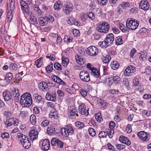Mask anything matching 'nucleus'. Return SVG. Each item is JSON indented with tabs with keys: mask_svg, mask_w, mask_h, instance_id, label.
<instances>
[{
	"mask_svg": "<svg viewBox=\"0 0 151 151\" xmlns=\"http://www.w3.org/2000/svg\"><path fill=\"white\" fill-rule=\"evenodd\" d=\"M20 102L21 104L24 107H29L32 103V99L31 94L29 93H26L21 96Z\"/></svg>",
	"mask_w": 151,
	"mask_h": 151,
	"instance_id": "1",
	"label": "nucleus"
},
{
	"mask_svg": "<svg viewBox=\"0 0 151 151\" xmlns=\"http://www.w3.org/2000/svg\"><path fill=\"white\" fill-rule=\"evenodd\" d=\"M109 29V26L107 22H101L97 24L96 27V30L99 32L107 33Z\"/></svg>",
	"mask_w": 151,
	"mask_h": 151,
	"instance_id": "2",
	"label": "nucleus"
},
{
	"mask_svg": "<svg viewBox=\"0 0 151 151\" xmlns=\"http://www.w3.org/2000/svg\"><path fill=\"white\" fill-rule=\"evenodd\" d=\"M126 24L127 27L128 29L135 30L137 29L139 25V22L136 19H133L131 18L127 19Z\"/></svg>",
	"mask_w": 151,
	"mask_h": 151,
	"instance_id": "3",
	"label": "nucleus"
},
{
	"mask_svg": "<svg viewBox=\"0 0 151 151\" xmlns=\"http://www.w3.org/2000/svg\"><path fill=\"white\" fill-rule=\"evenodd\" d=\"M60 133L63 136L67 137L69 135H71L74 133L73 128L70 126H66L60 129Z\"/></svg>",
	"mask_w": 151,
	"mask_h": 151,
	"instance_id": "4",
	"label": "nucleus"
},
{
	"mask_svg": "<svg viewBox=\"0 0 151 151\" xmlns=\"http://www.w3.org/2000/svg\"><path fill=\"white\" fill-rule=\"evenodd\" d=\"M87 53L91 56L97 55L99 52L98 49L94 46H91L87 48L86 50Z\"/></svg>",
	"mask_w": 151,
	"mask_h": 151,
	"instance_id": "5",
	"label": "nucleus"
},
{
	"mask_svg": "<svg viewBox=\"0 0 151 151\" xmlns=\"http://www.w3.org/2000/svg\"><path fill=\"white\" fill-rule=\"evenodd\" d=\"M81 79L83 81L88 82L90 81V75L88 72L85 70L81 71L79 74Z\"/></svg>",
	"mask_w": 151,
	"mask_h": 151,
	"instance_id": "6",
	"label": "nucleus"
},
{
	"mask_svg": "<svg viewBox=\"0 0 151 151\" xmlns=\"http://www.w3.org/2000/svg\"><path fill=\"white\" fill-rule=\"evenodd\" d=\"M137 136L139 139L143 141H146L148 139L150 138L149 134L143 131H141L138 132L137 134Z\"/></svg>",
	"mask_w": 151,
	"mask_h": 151,
	"instance_id": "7",
	"label": "nucleus"
},
{
	"mask_svg": "<svg viewBox=\"0 0 151 151\" xmlns=\"http://www.w3.org/2000/svg\"><path fill=\"white\" fill-rule=\"evenodd\" d=\"M68 114V117L72 119H75L78 116L77 110L75 108L69 109Z\"/></svg>",
	"mask_w": 151,
	"mask_h": 151,
	"instance_id": "8",
	"label": "nucleus"
},
{
	"mask_svg": "<svg viewBox=\"0 0 151 151\" xmlns=\"http://www.w3.org/2000/svg\"><path fill=\"white\" fill-rule=\"evenodd\" d=\"M73 9V7L72 3L64 5L63 8L64 12L68 15L69 14Z\"/></svg>",
	"mask_w": 151,
	"mask_h": 151,
	"instance_id": "9",
	"label": "nucleus"
},
{
	"mask_svg": "<svg viewBox=\"0 0 151 151\" xmlns=\"http://www.w3.org/2000/svg\"><path fill=\"white\" fill-rule=\"evenodd\" d=\"M20 4L23 12L27 13H29V7L28 4L25 1L21 0Z\"/></svg>",
	"mask_w": 151,
	"mask_h": 151,
	"instance_id": "10",
	"label": "nucleus"
},
{
	"mask_svg": "<svg viewBox=\"0 0 151 151\" xmlns=\"http://www.w3.org/2000/svg\"><path fill=\"white\" fill-rule=\"evenodd\" d=\"M106 43L109 46H111L114 40V37L113 34L110 33L108 34L105 39Z\"/></svg>",
	"mask_w": 151,
	"mask_h": 151,
	"instance_id": "11",
	"label": "nucleus"
},
{
	"mask_svg": "<svg viewBox=\"0 0 151 151\" xmlns=\"http://www.w3.org/2000/svg\"><path fill=\"white\" fill-rule=\"evenodd\" d=\"M139 8L145 10H147L149 8V5L146 0H142L139 3Z\"/></svg>",
	"mask_w": 151,
	"mask_h": 151,
	"instance_id": "12",
	"label": "nucleus"
},
{
	"mask_svg": "<svg viewBox=\"0 0 151 151\" xmlns=\"http://www.w3.org/2000/svg\"><path fill=\"white\" fill-rule=\"evenodd\" d=\"M50 142L48 139H45L43 141L41 146V149L42 150L46 151L50 148Z\"/></svg>",
	"mask_w": 151,
	"mask_h": 151,
	"instance_id": "13",
	"label": "nucleus"
},
{
	"mask_svg": "<svg viewBox=\"0 0 151 151\" xmlns=\"http://www.w3.org/2000/svg\"><path fill=\"white\" fill-rule=\"evenodd\" d=\"M20 142L25 149H28L31 146V143L27 136L22 140H20Z\"/></svg>",
	"mask_w": 151,
	"mask_h": 151,
	"instance_id": "14",
	"label": "nucleus"
},
{
	"mask_svg": "<svg viewBox=\"0 0 151 151\" xmlns=\"http://www.w3.org/2000/svg\"><path fill=\"white\" fill-rule=\"evenodd\" d=\"M79 112L82 115H85L86 116L89 114V112L88 111V109L86 111V106L83 104L80 105L78 107Z\"/></svg>",
	"mask_w": 151,
	"mask_h": 151,
	"instance_id": "15",
	"label": "nucleus"
},
{
	"mask_svg": "<svg viewBox=\"0 0 151 151\" xmlns=\"http://www.w3.org/2000/svg\"><path fill=\"white\" fill-rule=\"evenodd\" d=\"M119 140L121 142L127 145L128 146H129L131 144L130 140L127 137L123 135L121 136Z\"/></svg>",
	"mask_w": 151,
	"mask_h": 151,
	"instance_id": "16",
	"label": "nucleus"
},
{
	"mask_svg": "<svg viewBox=\"0 0 151 151\" xmlns=\"http://www.w3.org/2000/svg\"><path fill=\"white\" fill-rule=\"evenodd\" d=\"M38 87L40 91H44L48 89L47 83L45 81H42L38 84Z\"/></svg>",
	"mask_w": 151,
	"mask_h": 151,
	"instance_id": "17",
	"label": "nucleus"
},
{
	"mask_svg": "<svg viewBox=\"0 0 151 151\" xmlns=\"http://www.w3.org/2000/svg\"><path fill=\"white\" fill-rule=\"evenodd\" d=\"M35 130H32L29 132V136L30 138L32 140H34L37 138L38 132L35 131Z\"/></svg>",
	"mask_w": 151,
	"mask_h": 151,
	"instance_id": "18",
	"label": "nucleus"
},
{
	"mask_svg": "<svg viewBox=\"0 0 151 151\" xmlns=\"http://www.w3.org/2000/svg\"><path fill=\"white\" fill-rule=\"evenodd\" d=\"M52 79L55 82L60 85H65V83L62 81L59 77L56 76H54L52 77Z\"/></svg>",
	"mask_w": 151,
	"mask_h": 151,
	"instance_id": "19",
	"label": "nucleus"
},
{
	"mask_svg": "<svg viewBox=\"0 0 151 151\" xmlns=\"http://www.w3.org/2000/svg\"><path fill=\"white\" fill-rule=\"evenodd\" d=\"M3 96L5 101H8L11 99L12 94L9 91H4L3 93Z\"/></svg>",
	"mask_w": 151,
	"mask_h": 151,
	"instance_id": "20",
	"label": "nucleus"
},
{
	"mask_svg": "<svg viewBox=\"0 0 151 151\" xmlns=\"http://www.w3.org/2000/svg\"><path fill=\"white\" fill-rule=\"evenodd\" d=\"M55 96L56 95L55 94H50L49 93H47L46 95L45 98L47 100L53 101L56 99Z\"/></svg>",
	"mask_w": 151,
	"mask_h": 151,
	"instance_id": "21",
	"label": "nucleus"
},
{
	"mask_svg": "<svg viewBox=\"0 0 151 151\" xmlns=\"http://www.w3.org/2000/svg\"><path fill=\"white\" fill-rule=\"evenodd\" d=\"M34 96L36 100V101L38 103H42L43 101V100L42 97L39 95L37 93H35L34 95Z\"/></svg>",
	"mask_w": 151,
	"mask_h": 151,
	"instance_id": "22",
	"label": "nucleus"
},
{
	"mask_svg": "<svg viewBox=\"0 0 151 151\" xmlns=\"http://www.w3.org/2000/svg\"><path fill=\"white\" fill-rule=\"evenodd\" d=\"M62 6V2L60 1H57L54 4V8L55 10H58L60 9Z\"/></svg>",
	"mask_w": 151,
	"mask_h": 151,
	"instance_id": "23",
	"label": "nucleus"
},
{
	"mask_svg": "<svg viewBox=\"0 0 151 151\" xmlns=\"http://www.w3.org/2000/svg\"><path fill=\"white\" fill-rule=\"evenodd\" d=\"M111 66L113 69L116 70L119 68V64L117 61H114L111 63Z\"/></svg>",
	"mask_w": 151,
	"mask_h": 151,
	"instance_id": "24",
	"label": "nucleus"
},
{
	"mask_svg": "<svg viewBox=\"0 0 151 151\" xmlns=\"http://www.w3.org/2000/svg\"><path fill=\"white\" fill-rule=\"evenodd\" d=\"M116 41L115 44L117 45H121L123 43L122 37L119 36L116 37L115 39Z\"/></svg>",
	"mask_w": 151,
	"mask_h": 151,
	"instance_id": "25",
	"label": "nucleus"
},
{
	"mask_svg": "<svg viewBox=\"0 0 151 151\" xmlns=\"http://www.w3.org/2000/svg\"><path fill=\"white\" fill-rule=\"evenodd\" d=\"M97 104L101 107H104L106 105V102L105 100H101L100 98L97 99Z\"/></svg>",
	"mask_w": 151,
	"mask_h": 151,
	"instance_id": "26",
	"label": "nucleus"
},
{
	"mask_svg": "<svg viewBox=\"0 0 151 151\" xmlns=\"http://www.w3.org/2000/svg\"><path fill=\"white\" fill-rule=\"evenodd\" d=\"M110 79H112L113 81L116 84H117L120 82V78L119 76H115L113 77H111Z\"/></svg>",
	"mask_w": 151,
	"mask_h": 151,
	"instance_id": "27",
	"label": "nucleus"
},
{
	"mask_svg": "<svg viewBox=\"0 0 151 151\" xmlns=\"http://www.w3.org/2000/svg\"><path fill=\"white\" fill-rule=\"evenodd\" d=\"M91 73V74L96 77H98L100 76L99 70H97L96 68L94 69Z\"/></svg>",
	"mask_w": 151,
	"mask_h": 151,
	"instance_id": "28",
	"label": "nucleus"
},
{
	"mask_svg": "<svg viewBox=\"0 0 151 151\" xmlns=\"http://www.w3.org/2000/svg\"><path fill=\"white\" fill-rule=\"evenodd\" d=\"M119 28L123 32L125 33H127L129 32L128 29L127 27H125L122 24H119Z\"/></svg>",
	"mask_w": 151,
	"mask_h": 151,
	"instance_id": "29",
	"label": "nucleus"
},
{
	"mask_svg": "<svg viewBox=\"0 0 151 151\" xmlns=\"http://www.w3.org/2000/svg\"><path fill=\"white\" fill-rule=\"evenodd\" d=\"M55 128L53 126L48 127L47 129V133L50 135H51L55 133Z\"/></svg>",
	"mask_w": 151,
	"mask_h": 151,
	"instance_id": "30",
	"label": "nucleus"
},
{
	"mask_svg": "<svg viewBox=\"0 0 151 151\" xmlns=\"http://www.w3.org/2000/svg\"><path fill=\"white\" fill-rule=\"evenodd\" d=\"M64 40L68 44L73 42V38L72 37L70 36H66L64 37Z\"/></svg>",
	"mask_w": 151,
	"mask_h": 151,
	"instance_id": "31",
	"label": "nucleus"
},
{
	"mask_svg": "<svg viewBox=\"0 0 151 151\" xmlns=\"http://www.w3.org/2000/svg\"><path fill=\"white\" fill-rule=\"evenodd\" d=\"M62 63L63 65L65 67H66L67 65L69 62L68 59L64 57H62Z\"/></svg>",
	"mask_w": 151,
	"mask_h": 151,
	"instance_id": "32",
	"label": "nucleus"
},
{
	"mask_svg": "<svg viewBox=\"0 0 151 151\" xmlns=\"http://www.w3.org/2000/svg\"><path fill=\"white\" fill-rule=\"evenodd\" d=\"M95 118L97 122L100 123L103 121L101 115V113H98L95 115Z\"/></svg>",
	"mask_w": 151,
	"mask_h": 151,
	"instance_id": "33",
	"label": "nucleus"
},
{
	"mask_svg": "<svg viewBox=\"0 0 151 151\" xmlns=\"http://www.w3.org/2000/svg\"><path fill=\"white\" fill-rule=\"evenodd\" d=\"M42 58H40L38 59L35 61V63L36 65L37 68H40L42 64Z\"/></svg>",
	"mask_w": 151,
	"mask_h": 151,
	"instance_id": "34",
	"label": "nucleus"
},
{
	"mask_svg": "<svg viewBox=\"0 0 151 151\" xmlns=\"http://www.w3.org/2000/svg\"><path fill=\"white\" fill-rule=\"evenodd\" d=\"M30 121L32 124L34 125L36 123V117L34 114H32L30 116Z\"/></svg>",
	"mask_w": 151,
	"mask_h": 151,
	"instance_id": "35",
	"label": "nucleus"
},
{
	"mask_svg": "<svg viewBox=\"0 0 151 151\" xmlns=\"http://www.w3.org/2000/svg\"><path fill=\"white\" fill-rule=\"evenodd\" d=\"M13 75L11 73H8L6 75L5 79L9 81H11L13 78Z\"/></svg>",
	"mask_w": 151,
	"mask_h": 151,
	"instance_id": "36",
	"label": "nucleus"
},
{
	"mask_svg": "<svg viewBox=\"0 0 151 151\" xmlns=\"http://www.w3.org/2000/svg\"><path fill=\"white\" fill-rule=\"evenodd\" d=\"M75 125L78 128L81 129L83 128L85 126L84 124L80 121L76 122L75 123Z\"/></svg>",
	"mask_w": 151,
	"mask_h": 151,
	"instance_id": "37",
	"label": "nucleus"
},
{
	"mask_svg": "<svg viewBox=\"0 0 151 151\" xmlns=\"http://www.w3.org/2000/svg\"><path fill=\"white\" fill-rule=\"evenodd\" d=\"M52 66V63H50V65L46 67L45 69L48 73H50L52 71L53 69Z\"/></svg>",
	"mask_w": 151,
	"mask_h": 151,
	"instance_id": "38",
	"label": "nucleus"
},
{
	"mask_svg": "<svg viewBox=\"0 0 151 151\" xmlns=\"http://www.w3.org/2000/svg\"><path fill=\"white\" fill-rule=\"evenodd\" d=\"M111 59V56L109 55H107L106 57H104L102 58L103 62L106 63H108Z\"/></svg>",
	"mask_w": 151,
	"mask_h": 151,
	"instance_id": "39",
	"label": "nucleus"
},
{
	"mask_svg": "<svg viewBox=\"0 0 151 151\" xmlns=\"http://www.w3.org/2000/svg\"><path fill=\"white\" fill-rule=\"evenodd\" d=\"M88 132L89 134L92 137L96 135V131L93 128H89L88 129Z\"/></svg>",
	"mask_w": 151,
	"mask_h": 151,
	"instance_id": "40",
	"label": "nucleus"
},
{
	"mask_svg": "<svg viewBox=\"0 0 151 151\" xmlns=\"http://www.w3.org/2000/svg\"><path fill=\"white\" fill-rule=\"evenodd\" d=\"M130 6V4L128 2H123L121 4L122 8L124 9H126L127 7H129Z\"/></svg>",
	"mask_w": 151,
	"mask_h": 151,
	"instance_id": "41",
	"label": "nucleus"
},
{
	"mask_svg": "<svg viewBox=\"0 0 151 151\" xmlns=\"http://www.w3.org/2000/svg\"><path fill=\"white\" fill-rule=\"evenodd\" d=\"M129 67H127L126 69L124 71V73L125 75L128 76L131 75L132 73L130 70L129 69Z\"/></svg>",
	"mask_w": 151,
	"mask_h": 151,
	"instance_id": "42",
	"label": "nucleus"
},
{
	"mask_svg": "<svg viewBox=\"0 0 151 151\" xmlns=\"http://www.w3.org/2000/svg\"><path fill=\"white\" fill-rule=\"evenodd\" d=\"M106 41L104 40V42L100 41L99 42L98 45L99 46L101 47L106 48L108 46H109L105 42Z\"/></svg>",
	"mask_w": 151,
	"mask_h": 151,
	"instance_id": "43",
	"label": "nucleus"
},
{
	"mask_svg": "<svg viewBox=\"0 0 151 151\" xmlns=\"http://www.w3.org/2000/svg\"><path fill=\"white\" fill-rule=\"evenodd\" d=\"M107 134L108 132L107 131H101L99 133V136L100 138H104L107 136Z\"/></svg>",
	"mask_w": 151,
	"mask_h": 151,
	"instance_id": "44",
	"label": "nucleus"
},
{
	"mask_svg": "<svg viewBox=\"0 0 151 151\" xmlns=\"http://www.w3.org/2000/svg\"><path fill=\"white\" fill-rule=\"evenodd\" d=\"M87 15L88 17L91 20H93L95 18V15L92 12H88L87 13Z\"/></svg>",
	"mask_w": 151,
	"mask_h": 151,
	"instance_id": "45",
	"label": "nucleus"
},
{
	"mask_svg": "<svg viewBox=\"0 0 151 151\" xmlns=\"http://www.w3.org/2000/svg\"><path fill=\"white\" fill-rule=\"evenodd\" d=\"M54 68L58 70H62L61 65L58 63H55L54 64Z\"/></svg>",
	"mask_w": 151,
	"mask_h": 151,
	"instance_id": "46",
	"label": "nucleus"
},
{
	"mask_svg": "<svg viewBox=\"0 0 151 151\" xmlns=\"http://www.w3.org/2000/svg\"><path fill=\"white\" fill-rule=\"evenodd\" d=\"M45 19L42 17L39 18V23L41 26H44L46 24V22H45Z\"/></svg>",
	"mask_w": 151,
	"mask_h": 151,
	"instance_id": "47",
	"label": "nucleus"
},
{
	"mask_svg": "<svg viewBox=\"0 0 151 151\" xmlns=\"http://www.w3.org/2000/svg\"><path fill=\"white\" fill-rule=\"evenodd\" d=\"M80 93L82 96L83 97H86L87 95V92L86 91L84 90L83 89L80 90Z\"/></svg>",
	"mask_w": 151,
	"mask_h": 151,
	"instance_id": "48",
	"label": "nucleus"
},
{
	"mask_svg": "<svg viewBox=\"0 0 151 151\" xmlns=\"http://www.w3.org/2000/svg\"><path fill=\"white\" fill-rule=\"evenodd\" d=\"M9 68L14 70H16L17 69V66L15 63H12L10 64Z\"/></svg>",
	"mask_w": 151,
	"mask_h": 151,
	"instance_id": "49",
	"label": "nucleus"
},
{
	"mask_svg": "<svg viewBox=\"0 0 151 151\" xmlns=\"http://www.w3.org/2000/svg\"><path fill=\"white\" fill-rule=\"evenodd\" d=\"M58 140V139L56 138H54L52 139L51 142V145L53 146H56Z\"/></svg>",
	"mask_w": 151,
	"mask_h": 151,
	"instance_id": "50",
	"label": "nucleus"
},
{
	"mask_svg": "<svg viewBox=\"0 0 151 151\" xmlns=\"http://www.w3.org/2000/svg\"><path fill=\"white\" fill-rule=\"evenodd\" d=\"M27 136L25 135H23L22 133L19 132L17 133V137L18 138L20 139V140H22L25 138Z\"/></svg>",
	"mask_w": 151,
	"mask_h": 151,
	"instance_id": "51",
	"label": "nucleus"
},
{
	"mask_svg": "<svg viewBox=\"0 0 151 151\" xmlns=\"http://www.w3.org/2000/svg\"><path fill=\"white\" fill-rule=\"evenodd\" d=\"M63 146V142L61 141L58 139V143L56 146V147L58 148H62Z\"/></svg>",
	"mask_w": 151,
	"mask_h": 151,
	"instance_id": "52",
	"label": "nucleus"
},
{
	"mask_svg": "<svg viewBox=\"0 0 151 151\" xmlns=\"http://www.w3.org/2000/svg\"><path fill=\"white\" fill-rule=\"evenodd\" d=\"M115 146L116 148L119 150L124 149L126 147L125 145L120 144H116Z\"/></svg>",
	"mask_w": 151,
	"mask_h": 151,
	"instance_id": "53",
	"label": "nucleus"
},
{
	"mask_svg": "<svg viewBox=\"0 0 151 151\" xmlns=\"http://www.w3.org/2000/svg\"><path fill=\"white\" fill-rule=\"evenodd\" d=\"M49 123V122L47 120H45L43 121L41 124V126L45 127L47 126Z\"/></svg>",
	"mask_w": 151,
	"mask_h": 151,
	"instance_id": "54",
	"label": "nucleus"
},
{
	"mask_svg": "<svg viewBox=\"0 0 151 151\" xmlns=\"http://www.w3.org/2000/svg\"><path fill=\"white\" fill-rule=\"evenodd\" d=\"M15 3H9L10 11L13 12L15 8Z\"/></svg>",
	"mask_w": 151,
	"mask_h": 151,
	"instance_id": "55",
	"label": "nucleus"
},
{
	"mask_svg": "<svg viewBox=\"0 0 151 151\" xmlns=\"http://www.w3.org/2000/svg\"><path fill=\"white\" fill-rule=\"evenodd\" d=\"M123 83L124 86L126 87H128L129 85V82L127 79L124 78L123 81Z\"/></svg>",
	"mask_w": 151,
	"mask_h": 151,
	"instance_id": "56",
	"label": "nucleus"
},
{
	"mask_svg": "<svg viewBox=\"0 0 151 151\" xmlns=\"http://www.w3.org/2000/svg\"><path fill=\"white\" fill-rule=\"evenodd\" d=\"M126 131L128 133H130L132 132V129L130 124H128L127 125L126 127Z\"/></svg>",
	"mask_w": 151,
	"mask_h": 151,
	"instance_id": "57",
	"label": "nucleus"
},
{
	"mask_svg": "<svg viewBox=\"0 0 151 151\" xmlns=\"http://www.w3.org/2000/svg\"><path fill=\"white\" fill-rule=\"evenodd\" d=\"M13 122H14V119L13 118H11L9 119L7 124L8 126H10L13 125Z\"/></svg>",
	"mask_w": 151,
	"mask_h": 151,
	"instance_id": "58",
	"label": "nucleus"
},
{
	"mask_svg": "<svg viewBox=\"0 0 151 151\" xmlns=\"http://www.w3.org/2000/svg\"><path fill=\"white\" fill-rule=\"evenodd\" d=\"M13 96H20L19 90L17 88H14V90H13Z\"/></svg>",
	"mask_w": 151,
	"mask_h": 151,
	"instance_id": "59",
	"label": "nucleus"
},
{
	"mask_svg": "<svg viewBox=\"0 0 151 151\" xmlns=\"http://www.w3.org/2000/svg\"><path fill=\"white\" fill-rule=\"evenodd\" d=\"M99 3L102 6L105 5L107 2V0H97Z\"/></svg>",
	"mask_w": 151,
	"mask_h": 151,
	"instance_id": "60",
	"label": "nucleus"
},
{
	"mask_svg": "<svg viewBox=\"0 0 151 151\" xmlns=\"http://www.w3.org/2000/svg\"><path fill=\"white\" fill-rule=\"evenodd\" d=\"M137 52V51L136 50L135 48H133L132 49L130 53V57L132 58H133L134 54L135 53Z\"/></svg>",
	"mask_w": 151,
	"mask_h": 151,
	"instance_id": "61",
	"label": "nucleus"
},
{
	"mask_svg": "<svg viewBox=\"0 0 151 151\" xmlns=\"http://www.w3.org/2000/svg\"><path fill=\"white\" fill-rule=\"evenodd\" d=\"M72 32L74 36H78L80 35L79 31L77 29H73Z\"/></svg>",
	"mask_w": 151,
	"mask_h": 151,
	"instance_id": "62",
	"label": "nucleus"
},
{
	"mask_svg": "<svg viewBox=\"0 0 151 151\" xmlns=\"http://www.w3.org/2000/svg\"><path fill=\"white\" fill-rule=\"evenodd\" d=\"M57 94L60 97H63L64 96V93L63 91L60 90H58L57 91Z\"/></svg>",
	"mask_w": 151,
	"mask_h": 151,
	"instance_id": "63",
	"label": "nucleus"
},
{
	"mask_svg": "<svg viewBox=\"0 0 151 151\" xmlns=\"http://www.w3.org/2000/svg\"><path fill=\"white\" fill-rule=\"evenodd\" d=\"M27 112V111H22L20 112V115L21 117L23 118H24L26 116V115Z\"/></svg>",
	"mask_w": 151,
	"mask_h": 151,
	"instance_id": "64",
	"label": "nucleus"
}]
</instances>
